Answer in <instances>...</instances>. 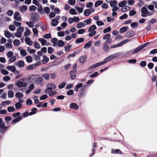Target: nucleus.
<instances>
[{"mask_svg": "<svg viewBox=\"0 0 157 157\" xmlns=\"http://www.w3.org/2000/svg\"><path fill=\"white\" fill-rule=\"evenodd\" d=\"M37 75H33L31 77H29L28 80L31 79L33 80L35 79V83L36 84L42 86L43 84V78L41 77H37Z\"/></svg>", "mask_w": 157, "mask_h": 157, "instance_id": "obj_1", "label": "nucleus"}, {"mask_svg": "<svg viewBox=\"0 0 157 157\" xmlns=\"http://www.w3.org/2000/svg\"><path fill=\"white\" fill-rule=\"evenodd\" d=\"M47 86V88L45 90V93L47 94L51 92L53 89H55L56 87V85L52 83L48 84Z\"/></svg>", "mask_w": 157, "mask_h": 157, "instance_id": "obj_2", "label": "nucleus"}, {"mask_svg": "<svg viewBox=\"0 0 157 157\" xmlns=\"http://www.w3.org/2000/svg\"><path fill=\"white\" fill-rule=\"evenodd\" d=\"M16 86L19 88L24 87L26 86L27 84L26 82H25L24 79L21 78L19 79L16 83Z\"/></svg>", "mask_w": 157, "mask_h": 157, "instance_id": "obj_3", "label": "nucleus"}, {"mask_svg": "<svg viewBox=\"0 0 157 157\" xmlns=\"http://www.w3.org/2000/svg\"><path fill=\"white\" fill-rule=\"evenodd\" d=\"M119 55L120 54L119 53H117L108 56L104 59L103 61L102 62L103 63V64L106 63L108 61L112 60L114 58L119 56Z\"/></svg>", "mask_w": 157, "mask_h": 157, "instance_id": "obj_4", "label": "nucleus"}, {"mask_svg": "<svg viewBox=\"0 0 157 157\" xmlns=\"http://www.w3.org/2000/svg\"><path fill=\"white\" fill-rule=\"evenodd\" d=\"M24 28L21 26L19 27L17 30L15 34V36L17 37H20L22 36V33L24 30Z\"/></svg>", "mask_w": 157, "mask_h": 157, "instance_id": "obj_5", "label": "nucleus"}, {"mask_svg": "<svg viewBox=\"0 0 157 157\" xmlns=\"http://www.w3.org/2000/svg\"><path fill=\"white\" fill-rule=\"evenodd\" d=\"M139 51L138 48L137 47V48L135 49H133L125 53V55L131 56L133 55V54L137 53Z\"/></svg>", "mask_w": 157, "mask_h": 157, "instance_id": "obj_6", "label": "nucleus"}, {"mask_svg": "<svg viewBox=\"0 0 157 157\" xmlns=\"http://www.w3.org/2000/svg\"><path fill=\"white\" fill-rule=\"evenodd\" d=\"M39 15L37 13H34L31 15V19L32 21L35 22L39 20Z\"/></svg>", "mask_w": 157, "mask_h": 157, "instance_id": "obj_7", "label": "nucleus"}, {"mask_svg": "<svg viewBox=\"0 0 157 157\" xmlns=\"http://www.w3.org/2000/svg\"><path fill=\"white\" fill-rule=\"evenodd\" d=\"M14 20L16 21H21V20L20 13L18 11L15 12L13 15Z\"/></svg>", "mask_w": 157, "mask_h": 157, "instance_id": "obj_8", "label": "nucleus"}, {"mask_svg": "<svg viewBox=\"0 0 157 157\" xmlns=\"http://www.w3.org/2000/svg\"><path fill=\"white\" fill-rule=\"evenodd\" d=\"M142 14L141 16L142 17H146L147 16L148 11L145 7H143L141 10Z\"/></svg>", "mask_w": 157, "mask_h": 157, "instance_id": "obj_9", "label": "nucleus"}, {"mask_svg": "<svg viewBox=\"0 0 157 157\" xmlns=\"http://www.w3.org/2000/svg\"><path fill=\"white\" fill-rule=\"evenodd\" d=\"M8 128V127L5 125L4 122H3L0 124V129L2 130V133H3Z\"/></svg>", "mask_w": 157, "mask_h": 157, "instance_id": "obj_10", "label": "nucleus"}, {"mask_svg": "<svg viewBox=\"0 0 157 157\" xmlns=\"http://www.w3.org/2000/svg\"><path fill=\"white\" fill-rule=\"evenodd\" d=\"M103 64V63L102 62H100L96 63H95L94 64H93L90 66L89 67V69H90L92 68H94L98 66L102 65Z\"/></svg>", "mask_w": 157, "mask_h": 157, "instance_id": "obj_11", "label": "nucleus"}, {"mask_svg": "<svg viewBox=\"0 0 157 157\" xmlns=\"http://www.w3.org/2000/svg\"><path fill=\"white\" fill-rule=\"evenodd\" d=\"M135 32L133 31L128 32L126 33L124 35L126 37H130L133 36L135 35Z\"/></svg>", "mask_w": 157, "mask_h": 157, "instance_id": "obj_12", "label": "nucleus"}, {"mask_svg": "<svg viewBox=\"0 0 157 157\" xmlns=\"http://www.w3.org/2000/svg\"><path fill=\"white\" fill-rule=\"evenodd\" d=\"M25 41L26 44L29 46H31L33 45V42L31 40L30 38L28 37H25Z\"/></svg>", "mask_w": 157, "mask_h": 157, "instance_id": "obj_13", "label": "nucleus"}, {"mask_svg": "<svg viewBox=\"0 0 157 157\" xmlns=\"http://www.w3.org/2000/svg\"><path fill=\"white\" fill-rule=\"evenodd\" d=\"M35 87L34 85L32 83L31 84L28 88V89L26 91V94H29L31 91L32 90H33Z\"/></svg>", "mask_w": 157, "mask_h": 157, "instance_id": "obj_14", "label": "nucleus"}, {"mask_svg": "<svg viewBox=\"0 0 157 157\" xmlns=\"http://www.w3.org/2000/svg\"><path fill=\"white\" fill-rule=\"evenodd\" d=\"M109 48L107 44L106 43H104L103 44V50L106 52H109Z\"/></svg>", "mask_w": 157, "mask_h": 157, "instance_id": "obj_15", "label": "nucleus"}, {"mask_svg": "<svg viewBox=\"0 0 157 157\" xmlns=\"http://www.w3.org/2000/svg\"><path fill=\"white\" fill-rule=\"evenodd\" d=\"M70 107L71 109H77L78 108V106L77 104L75 103H72L70 104Z\"/></svg>", "mask_w": 157, "mask_h": 157, "instance_id": "obj_16", "label": "nucleus"}, {"mask_svg": "<svg viewBox=\"0 0 157 157\" xmlns=\"http://www.w3.org/2000/svg\"><path fill=\"white\" fill-rule=\"evenodd\" d=\"M42 78L48 81L50 79V74L47 73L44 74L42 75Z\"/></svg>", "mask_w": 157, "mask_h": 157, "instance_id": "obj_17", "label": "nucleus"}, {"mask_svg": "<svg viewBox=\"0 0 157 157\" xmlns=\"http://www.w3.org/2000/svg\"><path fill=\"white\" fill-rule=\"evenodd\" d=\"M91 13V12L90 9H87L84 10L83 14L86 16H89Z\"/></svg>", "mask_w": 157, "mask_h": 157, "instance_id": "obj_18", "label": "nucleus"}, {"mask_svg": "<svg viewBox=\"0 0 157 157\" xmlns=\"http://www.w3.org/2000/svg\"><path fill=\"white\" fill-rule=\"evenodd\" d=\"M149 44V42H147L146 43L140 45L139 47H137L139 51H140L141 50L143 49L144 47L147 46Z\"/></svg>", "mask_w": 157, "mask_h": 157, "instance_id": "obj_19", "label": "nucleus"}, {"mask_svg": "<svg viewBox=\"0 0 157 157\" xmlns=\"http://www.w3.org/2000/svg\"><path fill=\"white\" fill-rule=\"evenodd\" d=\"M86 25L82 22H78L76 25V27L78 29L83 28L85 27Z\"/></svg>", "mask_w": 157, "mask_h": 157, "instance_id": "obj_20", "label": "nucleus"}, {"mask_svg": "<svg viewBox=\"0 0 157 157\" xmlns=\"http://www.w3.org/2000/svg\"><path fill=\"white\" fill-rule=\"evenodd\" d=\"M6 68L8 70L12 72H14L16 71V68L13 66H8L6 67Z\"/></svg>", "mask_w": 157, "mask_h": 157, "instance_id": "obj_21", "label": "nucleus"}, {"mask_svg": "<svg viewBox=\"0 0 157 157\" xmlns=\"http://www.w3.org/2000/svg\"><path fill=\"white\" fill-rule=\"evenodd\" d=\"M58 41V39L56 38H53L51 40V42L53 43V46L54 47L57 46Z\"/></svg>", "mask_w": 157, "mask_h": 157, "instance_id": "obj_22", "label": "nucleus"}, {"mask_svg": "<svg viewBox=\"0 0 157 157\" xmlns=\"http://www.w3.org/2000/svg\"><path fill=\"white\" fill-rule=\"evenodd\" d=\"M87 58L86 55L81 56L79 59V61L81 63H84L86 60Z\"/></svg>", "mask_w": 157, "mask_h": 157, "instance_id": "obj_23", "label": "nucleus"}, {"mask_svg": "<svg viewBox=\"0 0 157 157\" xmlns=\"http://www.w3.org/2000/svg\"><path fill=\"white\" fill-rule=\"evenodd\" d=\"M33 4L38 6V8L39 10H40L42 9L41 6L40 4L36 0H33Z\"/></svg>", "mask_w": 157, "mask_h": 157, "instance_id": "obj_24", "label": "nucleus"}, {"mask_svg": "<svg viewBox=\"0 0 157 157\" xmlns=\"http://www.w3.org/2000/svg\"><path fill=\"white\" fill-rule=\"evenodd\" d=\"M16 65L20 67H22L24 65V63L23 61L20 60L17 62Z\"/></svg>", "mask_w": 157, "mask_h": 157, "instance_id": "obj_25", "label": "nucleus"}, {"mask_svg": "<svg viewBox=\"0 0 157 157\" xmlns=\"http://www.w3.org/2000/svg\"><path fill=\"white\" fill-rule=\"evenodd\" d=\"M92 43V41L91 40H90L87 42L85 44L84 46V48L87 49L91 46V44Z\"/></svg>", "mask_w": 157, "mask_h": 157, "instance_id": "obj_26", "label": "nucleus"}, {"mask_svg": "<svg viewBox=\"0 0 157 157\" xmlns=\"http://www.w3.org/2000/svg\"><path fill=\"white\" fill-rule=\"evenodd\" d=\"M38 40L41 42L42 45L43 46L46 45L47 46L48 45L47 44V41L45 39L42 38H39L38 39Z\"/></svg>", "mask_w": 157, "mask_h": 157, "instance_id": "obj_27", "label": "nucleus"}, {"mask_svg": "<svg viewBox=\"0 0 157 157\" xmlns=\"http://www.w3.org/2000/svg\"><path fill=\"white\" fill-rule=\"evenodd\" d=\"M25 32L24 33L25 36H29L30 35V32L28 28L27 27H25Z\"/></svg>", "mask_w": 157, "mask_h": 157, "instance_id": "obj_28", "label": "nucleus"}, {"mask_svg": "<svg viewBox=\"0 0 157 157\" xmlns=\"http://www.w3.org/2000/svg\"><path fill=\"white\" fill-rule=\"evenodd\" d=\"M5 36L7 38H10L12 36L11 33L8 31H4Z\"/></svg>", "mask_w": 157, "mask_h": 157, "instance_id": "obj_29", "label": "nucleus"}, {"mask_svg": "<svg viewBox=\"0 0 157 157\" xmlns=\"http://www.w3.org/2000/svg\"><path fill=\"white\" fill-rule=\"evenodd\" d=\"M72 45L70 44H68L64 46L65 51L66 52H67L69 51L70 49L71 48Z\"/></svg>", "mask_w": 157, "mask_h": 157, "instance_id": "obj_30", "label": "nucleus"}, {"mask_svg": "<svg viewBox=\"0 0 157 157\" xmlns=\"http://www.w3.org/2000/svg\"><path fill=\"white\" fill-rule=\"evenodd\" d=\"M92 19L91 18H89L86 20L83 21L84 24H86V25H90L91 23Z\"/></svg>", "mask_w": 157, "mask_h": 157, "instance_id": "obj_31", "label": "nucleus"}, {"mask_svg": "<svg viewBox=\"0 0 157 157\" xmlns=\"http://www.w3.org/2000/svg\"><path fill=\"white\" fill-rule=\"evenodd\" d=\"M75 7L76 10L80 13L82 12L83 10V9L82 8L79 7L77 6H75Z\"/></svg>", "mask_w": 157, "mask_h": 157, "instance_id": "obj_32", "label": "nucleus"}, {"mask_svg": "<svg viewBox=\"0 0 157 157\" xmlns=\"http://www.w3.org/2000/svg\"><path fill=\"white\" fill-rule=\"evenodd\" d=\"M57 45L59 47H62L64 46V43L63 40H59L58 41Z\"/></svg>", "mask_w": 157, "mask_h": 157, "instance_id": "obj_33", "label": "nucleus"}, {"mask_svg": "<svg viewBox=\"0 0 157 157\" xmlns=\"http://www.w3.org/2000/svg\"><path fill=\"white\" fill-rule=\"evenodd\" d=\"M127 29V27H123L120 29L119 32L120 33H124L126 32Z\"/></svg>", "mask_w": 157, "mask_h": 157, "instance_id": "obj_34", "label": "nucleus"}, {"mask_svg": "<svg viewBox=\"0 0 157 157\" xmlns=\"http://www.w3.org/2000/svg\"><path fill=\"white\" fill-rule=\"evenodd\" d=\"M69 13L72 15H77L78 14L77 12L73 8L69 10Z\"/></svg>", "mask_w": 157, "mask_h": 157, "instance_id": "obj_35", "label": "nucleus"}, {"mask_svg": "<svg viewBox=\"0 0 157 157\" xmlns=\"http://www.w3.org/2000/svg\"><path fill=\"white\" fill-rule=\"evenodd\" d=\"M96 28V26L94 25L92 26H91L88 29V31L90 32H91L92 31H94V30H95Z\"/></svg>", "mask_w": 157, "mask_h": 157, "instance_id": "obj_36", "label": "nucleus"}, {"mask_svg": "<svg viewBox=\"0 0 157 157\" xmlns=\"http://www.w3.org/2000/svg\"><path fill=\"white\" fill-rule=\"evenodd\" d=\"M58 24V21L57 20L55 19H52L51 24L53 26H55L57 25Z\"/></svg>", "mask_w": 157, "mask_h": 157, "instance_id": "obj_37", "label": "nucleus"}, {"mask_svg": "<svg viewBox=\"0 0 157 157\" xmlns=\"http://www.w3.org/2000/svg\"><path fill=\"white\" fill-rule=\"evenodd\" d=\"M111 153L113 154H121V151L119 149H117L116 150L112 149V150Z\"/></svg>", "mask_w": 157, "mask_h": 157, "instance_id": "obj_38", "label": "nucleus"}, {"mask_svg": "<svg viewBox=\"0 0 157 157\" xmlns=\"http://www.w3.org/2000/svg\"><path fill=\"white\" fill-rule=\"evenodd\" d=\"M20 52L21 55L23 56H25L27 55V52L24 49H21L20 50Z\"/></svg>", "mask_w": 157, "mask_h": 157, "instance_id": "obj_39", "label": "nucleus"}, {"mask_svg": "<svg viewBox=\"0 0 157 157\" xmlns=\"http://www.w3.org/2000/svg\"><path fill=\"white\" fill-rule=\"evenodd\" d=\"M82 85L83 84L82 83H80L77 84L76 86V87L75 88V90L76 92L78 91V89L82 87Z\"/></svg>", "mask_w": 157, "mask_h": 157, "instance_id": "obj_40", "label": "nucleus"}, {"mask_svg": "<svg viewBox=\"0 0 157 157\" xmlns=\"http://www.w3.org/2000/svg\"><path fill=\"white\" fill-rule=\"evenodd\" d=\"M15 96L18 98H21L23 96V94L20 92H17L15 94Z\"/></svg>", "mask_w": 157, "mask_h": 157, "instance_id": "obj_41", "label": "nucleus"}, {"mask_svg": "<svg viewBox=\"0 0 157 157\" xmlns=\"http://www.w3.org/2000/svg\"><path fill=\"white\" fill-rule=\"evenodd\" d=\"M8 97L9 98H11L14 96V93L12 91L9 90L8 93Z\"/></svg>", "mask_w": 157, "mask_h": 157, "instance_id": "obj_42", "label": "nucleus"}, {"mask_svg": "<svg viewBox=\"0 0 157 157\" xmlns=\"http://www.w3.org/2000/svg\"><path fill=\"white\" fill-rule=\"evenodd\" d=\"M35 68V65H31L29 66H27L26 69L28 70H30Z\"/></svg>", "mask_w": 157, "mask_h": 157, "instance_id": "obj_43", "label": "nucleus"}, {"mask_svg": "<svg viewBox=\"0 0 157 157\" xmlns=\"http://www.w3.org/2000/svg\"><path fill=\"white\" fill-rule=\"evenodd\" d=\"M66 82H63L60 84L58 86L59 89H60L63 88L66 85Z\"/></svg>", "mask_w": 157, "mask_h": 157, "instance_id": "obj_44", "label": "nucleus"}, {"mask_svg": "<svg viewBox=\"0 0 157 157\" xmlns=\"http://www.w3.org/2000/svg\"><path fill=\"white\" fill-rule=\"evenodd\" d=\"M5 46L6 48H11L13 47V45L12 43H11V42H8V43H6L5 45Z\"/></svg>", "mask_w": 157, "mask_h": 157, "instance_id": "obj_45", "label": "nucleus"}, {"mask_svg": "<svg viewBox=\"0 0 157 157\" xmlns=\"http://www.w3.org/2000/svg\"><path fill=\"white\" fill-rule=\"evenodd\" d=\"M49 59L46 56H44L43 57V59L42 60V62L44 63H46L49 61Z\"/></svg>", "mask_w": 157, "mask_h": 157, "instance_id": "obj_46", "label": "nucleus"}, {"mask_svg": "<svg viewBox=\"0 0 157 157\" xmlns=\"http://www.w3.org/2000/svg\"><path fill=\"white\" fill-rule=\"evenodd\" d=\"M37 110V109L36 108H33L31 109V112L29 113V115H31L36 113V112Z\"/></svg>", "mask_w": 157, "mask_h": 157, "instance_id": "obj_47", "label": "nucleus"}, {"mask_svg": "<svg viewBox=\"0 0 157 157\" xmlns=\"http://www.w3.org/2000/svg\"><path fill=\"white\" fill-rule=\"evenodd\" d=\"M111 30V28L110 27H108L106 28L103 30V32L104 33H106L110 31Z\"/></svg>", "mask_w": 157, "mask_h": 157, "instance_id": "obj_48", "label": "nucleus"}, {"mask_svg": "<svg viewBox=\"0 0 157 157\" xmlns=\"http://www.w3.org/2000/svg\"><path fill=\"white\" fill-rule=\"evenodd\" d=\"M13 44L15 46H18L20 44V41L17 39H15L13 41Z\"/></svg>", "mask_w": 157, "mask_h": 157, "instance_id": "obj_49", "label": "nucleus"}, {"mask_svg": "<svg viewBox=\"0 0 157 157\" xmlns=\"http://www.w3.org/2000/svg\"><path fill=\"white\" fill-rule=\"evenodd\" d=\"M26 24L29 27L33 28L34 26V23L33 22L27 21Z\"/></svg>", "mask_w": 157, "mask_h": 157, "instance_id": "obj_50", "label": "nucleus"}, {"mask_svg": "<svg viewBox=\"0 0 157 157\" xmlns=\"http://www.w3.org/2000/svg\"><path fill=\"white\" fill-rule=\"evenodd\" d=\"M130 9V7L128 6H124L123 7L122 9V11L123 12H125Z\"/></svg>", "mask_w": 157, "mask_h": 157, "instance_id": "obj_51", "label": "nucleus"}, {"mask_svg": "<svg viewBox=\"0 0 157 157\" xmlns=\"http://www.w3.org/2000/svg\"><path fill=\"white\" fill-rule=\"evenodd\" d=\"M34 47L35 48L38 49L40 48V46L37 42L36 41H34Z\"/></svg>", "mask_w": 157, "mask_h": 157, "instance_id": "obj_52", "label": "nucleus"}, {"mask_svg": "<svg viewBox=\"0 0 157 157\" xmlns=\"http://www.w3.org/2000/svg\"><path fill=\"white\" fill-rule=\"evenodd\" d=\"M129 41V40L128 39H126L125 40H124L122 41L121 42L119 43L120 46L124 44H126V43H128Z\"/></svg>", "mask_w": 157, "mask_h": 157, "instance_id": "obj_53", "label": "nucleus"}, {"mask_svg": "<svg viewBox=\"0 0 157 157\" xmlns=\"http://www.w3.org/2000/svg\"><path fill=\"white\" fill-rule=\"evenodd\" d=\"M103 3L102 1H98L96 2L95 3L94 6L95 7H97L98 6L101 5Z\"/></svg>", "mask_w": 157, "mask_h": 157, "instance_id": "obj_54", "label": "nucleus"}, {"mask_svg": "<svg viewBox=\"0 0 157 157\" xmlns=\"http://www.w3.org/2000/svg\"><path fill=\"white\" fill-rule=\"evenodd\" d=\"M84 41V38H81L77 39L75 40V42L76 43H79L83 42Z\"/></svg>", "mask_w": 157, "mask_h": 157, "instance_id": "obj_55", "label": "nucleus"}, {"mask_svg": "<svg viewBox=\"0 0 157 157\" xmlns=\"http://www.w3.org/2000/svg\"><path fill=\"white\" fill-rule=\"evenodd\" d=\"M26 61L29 63H31L32 62V58L30 56H28L26 58Z\"/></svg>", "mask_w": 157, "mask_h": 157, "instance_id": "obj_56", "label": "nucleus"}, {"mask_svg": "<svg viewBox=\"0 0 157 157\" xmlns=\"http://www.w3.org/2000/svg\"><path fill=\"white\" fill-rule=\"evenodd\" d=\"M7 110L9 112H12L14 111L15 109L14 107L10 106L8 107Z\"/></svg>", "mask_w": 157, "mask_h": 157, "instance_id": "obj_57", "label": "nucleus"}, {"mask_svg": "<svg viewBox=\"0 0 157 157\" xmlns=\"http://www.w3.org/2000/svg\"><path fill=\"white\" fill-rule=\"evenodd\" d=\"M27 9V7L26 6H23L20 8V11L24 12Z\"/></svg>", "mask_w": 157, "mask_h": 157, "instance_id": "obj_58", "label": "nucleus"}, {"mask_svg": "<svg viewBox=\"0 0 157 157\" xmlns=\"http://www.w3.org/2000/svg\"><path fill=\"white\" fill-rule=\"evenodd\" d=\"M110 3V6L111 7H113L114 6H115L117 4V2L115 0H113L112 1H111Z\"/></svg>", "mask_w": 157, "mask_h": 157, "instance_id": "obj_59", "label": "nucleus"}, {"mask_svg": "<svg viewBox=\"0 0 157 157\" xmlns=\"http://www.w3.org/2000/svg\"><path fill=\"white\" fill-rule=\"evenodd\" d=\"M126 2L125 1H123L120 2L119 3L118 5L120 7H122L126 5Z\"/></svg>", "mask_w": 157, "mask_h": 157, "instance_id": "obj_60", "label": "nucleus"}, {"mask_svg": "<svg viewBox=\"0 0 157 157\" xmlns=\"http://www.w3.org/2000/svg\"><path fill=\"white\" fill-rule=\"evenodd\" d=\"M15 106L16 109H19L22 106V104L20 102H17L15 104Z\"/></svg>", "mask_w": 157, "mask_h": 157, "instance_id": "obj_61", "label": "nucleus"}, {"mask_svg": "<svg viewBox=\"0 0 157 157\" xmlns=\"http://www.w3.org/2000/svg\"><path fill=\"white\" fill-rule=\"evenodd\" d=\"M1 73L4 75H6L9 74V72L6 70L3 69L1 70Z\"/></svg>", "mask_w": 157, "mask_h": 157, "instance_id": "obj_62", "label": "nucleus"}, {"mask_svg": "<svg viewBox=\"0 0 157 157\" xmlns=\"http://www.w3.org/2000/svg\"><path fill=\"white\" fill-rule=\"evenodd\" d=\"M13 53V52L12 51H9L7 53V57L9 58H10L12 56Z\"/></svg>", "mask_w": 157, "mask_h": 157, "instance_id": "obj_63", "label": "nucleus"}, {"mask_svg": "<svg viewBox=\"0 0 157 157\" xmlns=\"http://www.w3.org/2000/svg\"><path fill=\"white\" fill-rule=\"evenodd\" d=\"M48 53L52 54L53 52L54 49L52 47H49L48 48Z\"/></svg>", "mask_w": 157, "mask_h": 157, "instance_id": "obj_64", "label": "nucleus"}]
</instances>
